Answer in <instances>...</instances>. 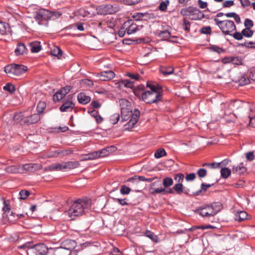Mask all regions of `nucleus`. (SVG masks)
I'll return each mask as SVG.
<instances>
[{"label": "nucleus", "instance_id": "56", "mask_svg": "<svg viewBox=\"0 0 255 255\" xmlns=\"http://www.w3.org/2000/svg\"><path fill=\"white\" fill-rule=\"evenodd\" d=\"M239 82L241 85H247L250 83V79L248 77H246L245 75H243L240 79Z\"/></svg>", "mask_w": 255, "mask_h": 255}, {"label": "nucleus", "instance_id": "43", "mask_svg": "<svg viewBox=\"0 0 255 255\" xmlns=\"http://www.w3.org/2000/svg\"><path fill=\"white\" fill-rule=\"evenodd\" d=\"M242 32L243 35L247 37L252 36L254 33V31L249 28H244L242 30Z\"/></svg>", "mask_w": 255, "mask_h": 255}, {"label": "nucleus", "instance_id": "57", "mask_svg": "<svg viewBox=\"0 0 255 255\" xmlns=\"http://www.w3.org/2000/svg\"><path fill=\"white\" fill-rule=\"evenodd\" d=\"M231 35L233 36V37L235 39L238 40H241L243 38V34H242V32H239L236 31L233 34H232Z\"/></svg>", "mask_w": 255, "mask_h": 255}, {"label": "nucleus", "instance_id": "23", "mask_svg": "<svg viewBox=\"0 0 255 255\" xmlns=\"http://www.w3.org/2000/svg\"><path fill=\"white\" fill-rule=\"evenodd\" d=\"M120 106L121 107V111L122 110H130L131 104L129 102L125 99H122L119 101Z\"/></svg>", "mask_w": 255, "mask_h": 255}, {"label": "nucleus", "instance_id": "50", "mask_svg": "<svg viewBox=\"0 0 255 255\" xmlns=\"http://www.w3.org/2000/svg\"><path fill=\"white\" fill-rule=\"evenodd\" d=\"M139 180L142 181H146V178L144 176H134L130 178L128 181L129 182H134L135 180Z\"/></svg>", "mask_w": 255, "mask_h": 255}, {"label": "nucleus", "instance_id": "60", "mask_svg": "<svg viewBox=\"0 0 255 255\" xmlns=\"http://www.w3.org/2000/svg\"><path fill=\"white\" fill-rule=\"evenodd\" d=\"M195 178L196 174L194 173L187 174L185 176V180L187 182L193 181Z\"/></svg>", "mask_w": 255, "mask_h": 255}, {"label": "nucleus", "instance_id": "62", "mask_svg": "<svg viewBox=\"0 0 255 255\" xmlns=\"http://www.w3.org/2000/svg\"><path fill=\"white\" fill-rule=\"evenodd\" d=\"M233 5H234V2L232 0H226L223 2V6L224 7H230Z\"/></svg>", "mask_w": 255, "mask_h": 255}, {"label": "nucleus", "instance_id": "26", "mask_svg": "<svg viewBox=\"0 0 255 255\" xmlns=\"http://www.w3.org/2000/svg\"><path fill=\"white\" fill-rule=\"evenodd\" d=\"M233 172L241 174L245 173L247 171V168L244 166L243 163H241L236 167H234L232 169Z\"/></svg>", "mask_w": 255, "mask_h": 255}, {"label": "nucleus", "instance_id": "49", "mask_svg": "<svg viewBox=\"0 0 255 255\" xmlns=\"http://www.w3.org/2000/svg\"><path fill=\"white\" fill-rule=\"evenodd\" d=\"M212 186V184H207L204 183H202L201 185V189L196 192V195H198L202 191H206L208 188L211 187Z\"/></svg>", "mask_w": 255, "mask_h": 255}, {"label": "nucleus", "instance_id": "31", "mask_svg": "<svg viewBox=\"0 0 255 255\" xmlns=\"http://www.w3.org/2000/svg\"><path fill=\"white\" fill-rule=\"evenodd\" d=\"M53 255H69L68 252L61 247L54 250Z\"/></svg>", "mask_w": 255, "mask_h": 255}, {"label": "nucleus", "instance_id": "10", "mask_svg": "<svg viewBox=\"0 0 255 255\" xmlns=\"http://www.w3.org/2000/svg\"><path fill=\"white\" fill-rule=\"evenodd\" d=\"M112 147H108L106 148H103L101 150L96 151L90 153L87 155L86 159L93 160L99 157H103L107 156L110 153V149Z\"/></svg>", "mask_w": 255, "mask_h": 255}, {"label": "nucleus", "instance_id": "11", "mask_svg": "<svg viewBox=\"0 0 255 255\" xmlns=\"http://www.w3.org/2000/svg\"><path fill=\"white\" fill-rule=\"evenodd\" d=\"M51 17V13L49 11L45 9H40L38 10L35 16L37 20H47Z\"/></svg>", "mask_w": 255, "mask_h": 255}, {"label": "nucleus", "instance_id": "7", "mask_svg": "<svg viewBox=\"0 0 255 255\" xmlns=\"http://www.w3.org/2000/svg\"><path fill=\"white\" fill-rule=\"evenodd\" d=\"M152 88H154L153 87ZM154 89L151 91H147L142 93L141 98L142 100L147 104L156 103L161 100L162 94L154 91Z\"/></svg>", "mask_w": 255, "mask_h": 255}, {"label": "nucleus", "instance_id": "32", "mask_svg": "<svg viewBox=\"0 0 255 255\" xmlns=\"http://www.w3.org/2000/svg\"><path fill=\"white\" fill-rule=\"evenodd\" d=\"M71 152L69 150H56L51 152L49 155L50 157H57L59 155L61 154L63 156L69 154Z\"/></svg>", "mask_w": 255, "mask_h": 255}, {"label": "nucleus", "instance_id": "22", "mask_svg": "<svg viewBox=\"0 0 255 255\" xmlns=\"http://www.w3.org/2000/svg\"><path fill=\"white\" fill-rule=\"evenodd\" d=\"M29 47L32 53L38 52L41 49L40 42L37 41L30 42L29 44Z\"/></svg>", "mask_w": 255, "mask_h": 255}, {"label": "nucleus", "instance_id": "37", "mask_svg": "<svg viewBox=\"0 0 255 255\" xmlns=\"http://www.w3.org/2000/svg\"><path fill=\"white\" fill-rule=\"evenodd\" d=\"M51 53L52 55L59 58V57L62 55V51L60 48L55 46L51 49Z\"/></svg>", "mask_w": 255, "mask_h": 255}, {"label": "nucleus", "instance_id": "35", "mask_svg": "<svg viewBox=\"0 0 255 255\" xmlns=\"http://www.w3.org/2000/svg\"><path fill=\"white\" fill-rule=\"evenodd\" d=\"M166 152L164 149L159 148L154 153V157L156 158H160L164 156H165Z\"/></svg>", "mask_w": 255, "mask_h": 255}, {"label": "nucleus", "instance_id": "14", "mask_svg": "<svg viewBox=\"0 0 255 255\" xmlns=\"http://www.w3.org/2000/svg\"><path fill=\"white\" fill-rule=\"evenodd\" d=\"M25 116V125H27L35 124L40 119V115L38 114L29 115L28 113L26 112Z\"/></svg>", "mask_w": 255, "mask_h": 255}, {"label": "nucleus", "instance_id": "30", "mask_svg": "<svg viewBox=\"0 0 255 255\" xmlns=\"http://www.w3.org/2000/svg\"><path fill=\"white\" fill-rule=\"evenodd\" d=\"M65 92L63 93L61 89L57 91L53 96V99L54 102H58L62 100L65 96Z\"/></svg>", "mask_w": 255, "mask_h": 255}, {"label": "nucleus", "instance_id": "18", "mask_svg": "<svg viewBox=\"0 0 255 255\" xmlns=\"http://www.w3.org/2000/svg\"><path fill=\"white\" fill-rule=\"evenodd\" d=\"M74 107L75 105L72 101H65L59 109L62 112H68L71 111Z\"/></svg>", "mask_w": 255, "mask_h": 255}, {"label": "nucleus", "instance_id": "8", "mask_svg": "<svg viewBox=\"0 0 255 255\" xmlns=\"http://www.w3.org/2000/svg\"><path fill=\"white\" fill-rule=\"evenodd\" d=\"M180 14L183 16H191L192 20L200 19L204 17V14L197 8L189 6L181 9Z\"/></svg>", "mask_w": 255, "mask_h": 255}, {"label": "nucleus", "instance_id": "61", "mask_svg": "<svg viewBox=\"0 0 255 255\" xmlns=\"http://www.w3.org/2000/svg\"><path fill=\"white\" fill-rule=\"evenodd\" d=\"M246 115L250 119V126L252 127L253 128H255V116L254 117H251L250 115V112H249V114H246Z\"/></svg>", "mask_w": 255, "mask_h": 255}, {"label": "nucleus", "instance_id": "1", "mask_svg": "<svg viewBox=\"0 0 255 255\" xmlns=\"http://www.w3.org/2000/svg\"><path fill=\"white\" fill-rule=\"evenodd\" d=\"M91 200L88 198L76 200L65 214L74 220L76 217L83 215L91 210Z\"/></svg>", "mask_w": 255, "mask_h": 255}, {"label": "nucleus", "instance_id": "45", "mask_svg": "<svg viewBox=\"0 0 255 255\" xmlns=\"http://www.w3.org/2000/svg\"><path fill=\"white\" fill-rule=\"evenodd\" d=\"M184 177V175L183 173H179L174 175V179L177 183H182Z\"/></svg>", "mask_w": 255, "mask_h": 255}, {"label": "nucleus", "instance_id": "6", "mask_svg": "<svg viewBox=\"0 0 255 255\" xmlns=\"http://www.w3.org/2000/svg\"><path fill=\"white\" fill-rule=\"evenodd\" d=\"M214 21L223 33L226 35H232V32L236 30V26L232 20H225L221 21L215 18Z\"/></svg>", "mask_w": 255, "mask_h": 255}, {"label": "nucleus", "instance_id": "5", "mask_svg": "<svg viewBox=\"0 0 255 255\" xmlns=\"http://www.w3.org/2000/svg\"><path fill=\"white\" fill-rule=\"evenodd\" d=\"M27 70L26 66L16 64H11L4 67L5 73L9 77L12 78H15L16 77L24 74Z\"/></svg>", "mask_w": 255, "mask_h": 255}, {"label": "nucleus", "instance_id": "24", "mask_svg": "<svg viewBox=\"0 0 255 255\" xmlns=\"http://www.w3.org/2000/svg\"><path fill=\"white\" fill-rule=\"evenodd\" d=\"M248 214L244 211L237 212L235 214V220L239 222H242L248 219Z\"/></svg>", "mask_w": 255, "mask_h": 255}, {"label": "nucleus", "instance_id": "59", "mask_svg": "<svg viewBox=\"0 0 255 255\" xmlns=\"http://www.w3.org/2000/svg\"><path fill=\"white\" fill-rule=\"evenodd\" d=\"M200 31L203 34H210L211 32V28L210 26L203 27L201 28Z\"/></svg>", "mask_w": 255, "mask_h": 255}, {"label": "nucleus", "instance_id": "21", "mask_svg": "<svg viewBox=\"0 0 255 255\" xmlns=\"http://www.w3.org/2000/svg\"><path fill=\"white\" fill-rule=\"evenodd\" d=\"M77 99L80 103L84 105L88 103L91 100L90 97L86 95V94L83 93H79L78 95Z\"/></svg>", "mask_w": 255, "mask_h": 255}, {"label": "nucleus", "instance_id": "55", "mask_svg": "<svg viewBox=\"0 0 255 255\" xmlns=\"http://www.w3.org/2000/svg\"><path fill=\"white\" fill-rule=\"evenodd\" d=\"M197 174L200 178H204L207 175V170L204 168L198 170Z\"/></svg>", "mask_w": 255, "mask_h": 255}, {"label": "nucleus", "instance_id": "44", "mask_svg": "<svg viewBox=\"0 0 255 255\" xmlns=\"http://www.w3.org/2000/svg\"><path fill=\"white\" fill-rule=\"evenodd\" d=\"M190 25H191V23L190 22V21L186 19V18H183L182 26H183V29L185 31H186L187 32L190 31Z\"/></svg>", "mask_w": 255, "mask_h": 255}, {"label": "nucleus", "instance_id": "39", "mask_svg": "<svg viewBox=\"0 0 255 255\" xmlns=\"http://www.w3.org/2000/svg\"><path fill=\"white\" fill-rule=\"evenodd\" d=\"M46 108V103L44 102L40 101L37 106V114L39 115L42 113Z\"/></svg>", "mask_w": 255, "mask_h": 255}, {"label": "nucleus", "instance_id": "64", "mask_svg": "<svg viewBox=\"0 0 255 255\" xmlns=\"http://www.w3.org/2000/svg\"><path fill=\"white\" fill-rule=\"evenodd\" d=\"M246 157L248 160L253 161L255 158V155L253 152L250 151L246 153Z\"/></svg>", "mask_w": 255, "mask_h": 255}, {"label": "nucleus", "instance_id": "4", "mask_svg": "<svg viewBox=\"0 0 255 255\" xmlns=\"http://www.w3.org/2000/svg\"><path fill=\"white\" fill-rule=\"evenodd\" d=\"M139 116L140 112L137 109L134 110L133 113H132L131 109L130 110H122L121 111L122 122L126 121L130 118V121L125 125V129H129L132 128L138 122Z\"/></svg>", "mask_w": 255, "mask_h": 255}, {"label": "nucleus", "instance_id": "2", "mask_svg": "<svg viewBox=\"0 0 255 255\" xmlns=\"http://www.w3.org/2000/svg\"><path fill=\"white\" fill-rule=\"evenodd\" d=\"M230 110H225V115H230L233 113L236 117L242 115L249 114L252 111L250 104L244 103L239 100H236L227 103L226 105Z\"/></svg>", "mask_w": 255, "mask_h": 255}, {"label": "nucleus", "instance_id": "47", "mask_svg": "<svg viewBox=\"0 0 255 255\" xmlns=\"http://www.w3.org/2000/svg\"><path fill=\"white\" fill-rule=\"evenodd\" d=\"M3 89L5 91L9 92L10 93H13L15 91V88L14 86L10 83L6 84L4 87Z\"/></svg>", "mask_w": 255, "mask_h": 255}, {"label": "nucleus", "instance_id": "16", "mask_svg": "<svg viewBox=\"0 0 255 255\" xmlns=\"http://www.w3.org/2000/svg\"><path fill=\"white\" fill-rule=\"evenodd\" d=\"M76 246V243L75 241L70 239H67L62 242L60 247L63 249L68 252L74 249Z\"/></svg>", "mask_w": 255, "mask_h": 255}, {"label": "nucleus", "instance_id": "54", "mask_svg": "<svg viewBox=\"0 0 255 255\" xmlns=\"http://www.w3.org/2000/svg\"><path fill=\"white\" fill-rule=\"evenodd\" d=\"M121 85H124L125 87L132 88L133 86V83L128 80H123L120 82Z\"/></svg>", "mask_w": 255, "mask_h": 255}, {"label": "nucleus", "instance_id": "19", "mask_svg": "<svg viewBox=\"0 0 255 255\" xmlns=\"http://www.w3.org/2000/svg\"><path fill=\"white\" fill-rule=\"evenodd\" d=\"M27 51L28 50L27 48L23 43H18L14 50L15 54L17 56L22 55L26 54Z\"/></svg>", "mask_w": 255, "mask_h": 255}, {"label": "nucleus", "instance_id": "42", "mask_svg": "<svg viewBox=\"0 0 255 255\" xmlns=\"http://www.w3.org/2000/svg\"><path fill=\"white\" fill-rule=\"evenodd\" d=\"M209 49L211 51L217 52L218 54H220L225 52V50L223 48L216 45H211L209 47Z\"/></svg>", "mask_w": 255, "mask_h": 255}, {"label": "nucleus", "instance_id": "15", "mask_svg": "<svg viewBox=\"0 0 255 255\" xmlns=\"http://www.w3.org/2000/svg\"><path fill=\"white\" fill-rule=\"evenodd\" d=\"M167 192L170 194H174L176 193L178 195H181L182 193L188 194L186 190L184 191V186L182 183H177L173 187L172 189L168 190Z\"/></svg>", "mask_w": 255, "mask_h": 255}, {"label": "nucleus", "instance_id": "29", "mask_svg": "<svg viewBox=\"0 0 255 255\" xmlns=\"http://www.w3.org/2000/svg\"><path fill=\"white\" fill-rule=\"evenodd\" d=\"M145 235L147 237L149 238L154 243H158L159 242L158 237L153 232L147 230L145 233Z\"/></svg>", "mask_w": 255, "mask_h": 255}, {"label": "nucleus", "instance_id": "53", "mask_svg": "<svg viewBox=\"0 0 255 255\" xmlns=\"http://www.w3.org/2000/svg\"><path fill=\"white\" fill-rule=\"evenodd\" d=\"M158 35L161 38H169L170 36V32L167 30H165L161 31L159 33Z\"/></svg>", "mask_w": 255, "mask_h": 255}, {"label": "nucleus", "instance_id": "28", "mask_svg": "<svg viewBox=\"0 0 255 255\" xmlns=\"http://www.w3.org/2000/svg\"><path fill=\"white\" fill-rule=\"evenodd\" d=\"M49 168L52 170L60 171L65 170L64 162L53 164L50 166Z\"/></svg>", "mask_w": 255, "mask_h": 255}, {"label": "nucleus", "instance_id": "36", "mask_svg": "<svg viewBox=\"0 0 255 255\" xmlns=\"http://www.w3.org/2000/svg\"><path fill=\"white\" fill-rule=\"evenodd\" d=\"M173 183V179L170 177H165L163 179V185L164 188L171 186Z\"/></svg>", "mask_w": 255, "mask_h": 255}, {"label": "nucleus", "instance_id": "34", "mask_svg": "<svg viewBox=\"0 0 255 255\" xmlns=\"http://www.w3.org/2000/svg\"><path fill=\"white\" fill-rule=\"evenodd\" d=\"M220 172L222 177L225 179H226L228 177H229L231 174V170L226 167L222 168Z\"/></svg>", "mask_w": 255, "mask_h": 255}, {"label": "nucleus", "instance_id": "33", "mask_svg": "<svg viewBox=\"0 0 255 255\" xmlns=\"http://www.w3.org/2000/svg\"><path fill=\"white\" fill-rule=\"evenodd\" d=\"M9 30V26L7 23L0 22V33L1 34H6Z\"/></svg>", "mask_w": 255, "mask_h": 255}, {"label": "nucleus", "instance_id": "20", "mask_svg": "<svg viewBox=\"0 0 255 255\" xmlns=\"http://www.w3.org/2000/svg\"><path fill=\"white\" fill-rule=\"evenodd\" d=\"M26 112L15 113L13 116V120L20 125H25Z\"/></svg>", "mask_w": 255, "mask_h": 255}, {"label": "nucleus", "instance_id": "25", "mask_svg": "<svg viewBox=\"0 0 255 255\" xmlns=\"http://www.w3.org/2000/svg\"><path fill=\"white\" fill-rule=\"evenodd\" d=\"M65 170H71L78 167L80 163L78 161H68L64 162Z\"/></svg>", "mask_w": 255, "mask_h": 255}, {"label": "nucleus", "instance_id": "40", "mask_svg": "<svg viewBox=\"0 0 255 255\" xmlns=\"http://www.w3.org/2000/svg\"><path fill=\"white\" fill-rule=\"evenodd\" d=\"M169 0H165V1H162L160 3V4L158 6V9L160 11H165L166 10L167 7L168 5H169Z\"/></svg>", "mask_w": 255, "mask_h": 255}, {"label": "nucleus", "instance_id": "27", "mask_svg": "<svg viewBox=\"0 0 255 255\" xmlns=\"http://www.w3.org/2000/svg\"><path fill=\"white\" fill-rule=\"evenodd\" d=\"M19 166L12 165L7 167L5 170L6 172L11 174H16L20 172Z\"/></svg>", "mask_w": 255, "mask_h": 255}, {"label": "nucleus", "instance_id": "41", "mask_svg": "<svg viewBox=\"0 0 255 255\" xmlns=\"http://www.w3.org/2000/svg\"><path fill=\"white\" fill-rule=\"evenodd\" d=\"M120 116L119 114L116 113V114L112 115L111 116L110 121L111 124L115 125L118 122V121L120 120Z\"/></svg>", "mask_w": 255, "mask_h": 255}, {"label": "nucleus", "instance_id": "17", "mask_svg": "<svg viewBox=\"0 0 255 255\" xmlns=\"http://www.w3.org/2000/svg\"><path fill=\"white\" fill-rule=\"evenodd\" d=\"M128 24H129L126 28V31L128 34H131L134 33L137 30H139L138 25L134 23L131 20L128 22H126L125 23L126 26H127Z\"/></svg>", "mask_w": 255, "mask_h": 255}, {"label": "nucleus", "instance_id": "3", "mask_svg": "<svg viewBox=\"0 0 255 255\" xmlns=\"http://www.w3.org/2000/svg\"><path fill=\"white\" fill-rule=\"evenodd\" d=\"M221 204L220 202H215L201 206L196 210L195 212L204 218L210 219L214 217L221 210Z\"/></svg>", "mask_w": 255, "mask_h": 255}, {"label": "nucleus", "instance_id": "63", "mask_svg": "<svg viewBox=\"0 0 255 255\" xmlns=\"http://www.w3.org/2000/svg\"><path fill=\"white\" fill-rule=\"evenodd\" d=\"M245 26L246 27V28H251L253 26V22L252 20H250L248 18H247L245 19L244 22Z\"/></svg>", "mask_w": 255, "mask_h": 255}, {"label": "nucleus", "instance_id": "52", "mask_svg": "<svg viewBox=\"0 0 255 255\" xmlns=\"http://www.w3.org/2000/svg\"><path fill=\"white\" fill-rule=\"evenodd\" d=\"M145 15L146 14L143 13H135L133 15L132 17L135 19V20L139 21L141 20L143 16Z\"/></svg>", "mask_w": 255, "mask_h": 255}, {"label": "nucleus", "instance_id": "46", "mask_svg": "<svg viewBox=\"0 0 255 255\" xmlns=\"http://www.w3.org/2000/svg\"><path fill=\"white\" fill-rule=\"evenodd\" d=\"M30 195V193L28 190H22L19 193V199L22 200L26 199Z\"/></svg>", "mask_w": 255, "mask_h": 255}, {"label": "nucleus", "instance_id": "48", "mask_svg": "<svg viewBox=\"0 0 255 255\" xmlns=\"http://www.w3.org/2000/svg\"><path fill=\"white\" fill-rule=\"evenodd\" d=\"M33 165L31 164H26L23 165L21 167H20V171L21 172L23 170H26L28 171H33Z\"/></svg>", "mask_w": 255, "mask_h": 255}, {"label": "nucleus", "instance_id": "58", "mask_svg": "<svg viewBox=\"0 0 255 255\" xmlns=\"http://www.w3.org/2000/svg\"><path fill=\"white\" fill-rule=\"evenodd\" d=\"M147 86L149 88H150V89H152V87H154V91H156L157 92H159V93H161L162 94V87L160 85H157L156 86L154 85H149L148 83L147 84Z\"/></svg>", "mask_w": 255, "mask_h": 255}, {"label": "nucleus", "instance_id": "13", "mask_svg": "<svg viewBox=\"0 0 255 255\" xmlns=\"http://www.w3.org/2000/svg\"><path fill=\"white\" fill-rule=\"evenodd\" d=\"M159 185H161V182L160 181H155V182L152 183L150 186V189H149L150 192L153 195H155V194H159V193H162L163 194L168 193L167 192V191L168 190H165V188H163L162 187H160L158 188H155L154 187L155 186H159Z\"/></svg>", "mask_w": 255, "mask_h": 255}, {"label": "nucleus", "instance_id": "38", "mask_svg": "<svg viewBox=\"0 0 255 255\" xmlns=\"http://www.w3.org/2000/svg\"><path fill=\"white\" fill-rule=\"evenodd\" d=\"M174 72L173 67H168L167 68H161L160 69V72L165 76L172 74Z\"/></svg>", "mask_w": 255, "mask_h": 255}, {"label": "nucleus", "instance_id": "51", "mask_svg": "<svg viewBox=\"0 0 255 255\" xmlns=\"http://www.w3.org/2000/svg\"><path fill=\"white\" fill-rule=\"evenodd\" d=\"M131 191V189L125 186H122L121 189H120V192L123 195H127L129 193L130 191Z\"/></svg>", "mask_w": 255, "mask_h": 255}, {"label": "nucleus", "instance_id": "12", "mask_svg": "<svg viewBox=\"0 0 255 255\" xmlns=\"http://www.w3.org/2000/svg\"><path fill=\"white\" fill-rule=\"evenodd\" d=\"M115 77V73L111 70L103 71L100 73H98L97 77L99 80L104 81H109L113 79Z\"/></svg>", "mask_w": 255, "mask_h": 255}, {"label": "nucleus", "instance_id": "9", "mask_svg": "<svg viewBox=\"0 0 255 255\" xmlns=\"http://www.w3.org/2000/svg\"><path fill=\"white\" fill-rule=\"evenodd\" d=\"M48 252V249L44 244H37L27 250V255L35 253L36 255H46Z\"/></svg>", "mask_w": 255, "mask_h": 255}]
</instances>
